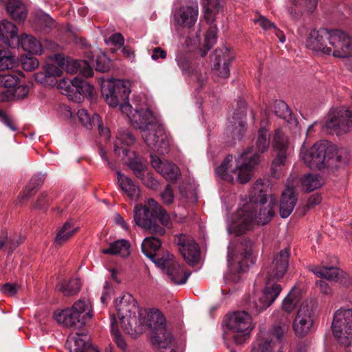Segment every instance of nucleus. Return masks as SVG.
Returning a JSON list of instances; mask_svg holds the SVG:
<instances>
[{
  "label": "nucleus",
  "instance_id": "864d4df0",
  "mask_svg": "<svg viewBox=\"0 0 352 352\" xmlns=\"http://www.w3.org/2000/svg\"><path fill=\"white\" fill-rule=\"evenodd\" d=\"M124 41L122 35L120 33H116L112 34L106 42L115 47L120 48L123 46Z\"/></svg>",
  "mask_w": 352,
  "mask_h": 352
},
{
  "label": "nucleus",
  "instance_id": "37998d69",
  "mask_svg": "<svg viewBox=\"0 0 352 352\" xmlns=\"http://www.w3.org/2000/svg\"><path fill=\"white\" fill-rule=\"evenodd\" d=\"M301 184L304 190L311 192L322 186L323 182L319 174L308 173L301 179Z\"/></svg>",
  "mask_w": 352,
  "mask_h": 352
},
{
  "label": "nucleus",
  "instance_id": "69168bd1",
  "mask_svg": "<svg viewBox=\"0 0 352 352\" xmlns=\"http://www.w3.org/2000/svg\"><path fill=\"white\" fill-rule=\"evenodd\" d=\"M166 57V52L160 47H155L153 50L151 58L157 60L159 58L164 59Z\"/></svg>",
  "mask_w": 352,
  "mask_h": 352
},
{
  "label": "nucleus",
  "instance_id": "603ef678",
  "mask_svg": "<svg viewBox=\"0 0 352 352\" xmlns=\"http://www.w3.org/2000/svg\"><path fill=\"white\" fill-rule=\"evenodd\" d=\"M22 67L25 71H32L38 67V60L32 56H25L21 59Z\"/></svg>",
  "mask_w": 352,
  "mask_h": 352
},
{
  "label": "nucleus",
  "instance_id": "680f3d73",
  "mask_svg": "<svg viewBox=\"0 0 352 352\" xmlns=\"http://www.w3.org/2000/svg\"><path fill=\"white\" fill-rule=\"evenodd\" d=\"M321 201L322 197L320 195H312L310 196L307 200L304 213L311 208L320 204Z\"/></svg>",
  "mask_w": 352,
  "mask_h": 352
},
{
  "label": "nucleus",
  "instance_id": "13d9d810",
  "mask_svg": "<svg viewBox=\"0 0 352 352\" xmlns=\"http://www.w3.org/2000/svg\"><path fill=\"white\" fill-rule=\"evenodd\" d=\"M28 93L29 86L27 85H22L15 89L14 97L16 99L22 100L28 96Z\"/></svg>",
  "mask_w": 352,
  "mask_h": 352
},
{
  "label": "nucleus",
  "instance_id": "6e6552de",
  "mask_svg": "<svg viewBox=\"0 0 352 352\" xmlns=\"http://www.w3.org/2000/svg\"><path fill=\"white\" fill-rule=\"evenodd\" d=\"M116 307L122 328L125 333L133 335L142 329V317L137 301L130 295L116 299Z\"/></svg>",
  "mask_w": 352,
  "mask_h": 352
},
{
  "label": "nucleus",
  "instance_id": "393cba45",
  "mask_svg": "<svg viewBox=\"0 0 352 352\" xmlns=\"http://www.w3.org/2000/svg\"><path fill=\"white\" fill-rule=\"evenodd\" d=\"M152 166L166 179L175 181L181 174L177 165L166 160H162L155 155H151Z\"/></svg>",
  "mask_w": 352,
  "mask_h": 352
},
{
  "label": "nucleus",
  "instance_id": "4be33fe9",
  "mask_svg": "<svg viewBox=\"0 0 352 352\" xmlns=\"http://www.w3.org/2000/svg\"><path fill=\"white\" fill-rule=\"evenodd\" d=\"M234 58L233 52L227 47L217 49L214 51L213 74L219 78H227L230 76V65Z\"/></svg>",
  "mask_w": 352,
  "mask_h": 352
},
{
  "label": "nucleus",
  "instance_id": "20e7f679",
  "mask_svg": "<svg viewBox=\"0 0 352 352\" xmlns=\"http://www.w3.org/2000/svg\"><path fill=\"white\" fill-rule=\"evenodd\" d=\"M305 45L316 52L337 58L352 56V38L340 29H313L306 38Z\"/></svg>",
  "mask_w": 352,
  "mask_h": 352
},
{
  "label": "nucleus",
  "instance_id": "f704fd0d",
  "mask_svg": "<svg viewBox=\"0 0 352 352\" xmlns=\"http://www.w3.org/2000/svg\"><path fill=\"white\" fill-rule=\"evenodd\" d=\"M309 270L316 276L329 280H337L340 274V270L335 267L310 265Z\"/></svg>",
  "mask_w": 352,
  "mask_h": 352
},
{
  "label": "nucleus",
  "instance_id": "f8f14e48",
  "mask_svg": "<svg viewBox=\"0 0 352 352\" xmlns=\"http://www.w3.org/2000/svg\"><path fill=\"white\" fill-rule=\"evenodd\" d=\"M227 327L234 333L232 338L234 342L243 344L250 337L253 329L252 317L245 311H235L228 316Z\"/></svg>",
  "mask_w": 352,
  "mask_h": 352
},
{
  "label": "nucleus",
  "instance_id": "cd10ccee",
  "mask_svg": "<svg viewBox=\"0 0 352 352\" xmlns=\"http://www.w3.org/2000/svg\"><path fill=\"white\" fill-rule=\"evenodd\" d=\"M297 196L293 187L289 186L282 192L280 201L279 212L282 218L288 217L296 204Z\"/></svg>",
  "mask_w": 352,
  "mask_h": 352
},
{
  "label": "nucleus",
  "instance_id": "e433bc0d",
  "mask_svg": "<svg viewBox=\"0 0 352 352\" xmlns=\"http://www.w3.org/2000/svg\"><path fill=\"white\" fill-rule=\"evenodd\" d=\"M19 43L24 51L34 54H41L43 47L41 43L32 35L23 34L19 38Z\"/></svg>",
  "mask_w": 352,
  "mask_h": 352
},
{
  "label": "nucleus",
  "instance_id": "5fc2aeb1",
  "mask_svg": "<svg viewBox=\"0 0 352 352\" xmlns=\"http://www.w3.org/2000/svg\"><path fill=\"white\" fill-rule=\"evenodd\" d=\"M140 179L149 188L156 189L158 186L157 179L151 174L145 173L144 174V178Z\"/></svg>",
  "mask_w": 352,
  "mask_h": 352
},
{
  "label": "nucleus",
  "instance_id": "c85d7f7f",
  "mask_svg": "<svg viewBox=\"0 0 352 352\" xmlns=\"http://www.w3.org/2000/svg\"><path fill=\"white\" fill-rule=\"evenodd\" d=\"M118 184L122 192L132 201H138L140 197V189L131 178L120 171L116 172Z\"/></svg>",
  "mask_w": 352,
  "mask_h": 352
},
{
  "label": "nucleus",
  "instance_id": "423d86ee",
  "mask_svg": "<svg viewBox=\"0 0 352 352\" xmlns=\"http://www.w3.org/2000/svg\"><path fill=\"white\" fill-rule=\"evenodd\" d=\"M161 245L162 242L157 237L149 236L144 239L142 243V250L146 257L162 270L173 283L178 285L184 284L190 276V272H184L180 265L175 261L173 255L168 252L161 257L155 258V252Z\"/></svg>",
  "mask_w": 352,
  "mask_h": 352
},
{
  "label": "nucleus",
  "instance_id": "9b49d317",
  "mask_svg": "<svg viewBox=\"0 0 352 352\" xmlns=\"http://www.w3.org/2000/svg\"><path fill=\"white\" fill-rule=\"evenodd\" d=\"M331 329L337 341L344 346L352 340V309L340 308L333 314Z\"/></svg>",
  "mask_w": 352,
  "mask_h": 352
},
{
  "label": "nucleus",
  "instance_id": "4d7b16f0",
  "mask_svg": "<svg viewBox=\"0 0 352 352\" xmlns=\"http://www.w3.org/2000/svg\"><path fill=\"white\" fill-rule=\"evenodd\" d=\"M161 197L163 201L167 204H171L174 200V195L170 185H167L164 190L161 193Z\"/></svg>",
  "mask_w": 352,
  "mask_h": 352
},
{
  "label": "nucleus",
  "instance_id": "f3484780",
  "mask_svg": "<svg viewBox=\"0 0 352 352\" xmlns=\"http://www.w3.org/2000/svg\"><path fill=\"white\" fill-rule=\"evenodd\" d=\"M253 242L250 239H245L239 245V250L241 252L237 254H232L231 247L228 248V265L231 267L234 263L238 264L237 270L244 272L256 262V257L252 252Z\"/></svg>",
  "mask_w": 352,
  "mask_h": 352
},
{
  "label": "nucleus",
  "instance_id": "b1692460",
  "mask_svg": "<svg viewBox=\"0 0 352 352\" xmlns=\"http://www.w3.org/2000/svg\"><path fill=\"white\" fill-rule=\"evenodd\" d=\"M177 243L179 250L186 262L193 263L198 261L200 256L199 248L192 238L182 235Z\"/></svg>",
  "mask_w": 352,
  "mask_h": 352
},
{
  "label": "nucleus",
  "instance_id": "7c9ffc66",
  "mask_svg": "<svg viewBox=\"0 0 352 352\" xmlns=\"http://www.w3.org/2000/svg\"><path fill=\"white\" fill-rule=\"evenodd\" d=\"M82 336L76 334L68 338L67 345L69 347L70 352H99L97 348L92 346Z\"/></svg>",
  "mask_w": 352,
  "mask_h": 352
},
{
  "label": "nucleus",
  "instance_id": "2eb2a0df",
  "mask_svg": "<svg viewBox=\"0 0 352 352\" xmlns=\"http://www.w3.org/2000/svg\"><path fill=\"white\" fill-rule=\"evenodd\" d=\"M57 87L62 94L76 102H80L83 96H91L94 91V87L91 84L78 77L72 80L63 78Z\"/></svg>",
  "mask_w": 352,
  "mask_h": 352
},
{
  "label": "nucleus",
  "instance_id": "338daca9",
  "mask_svg": "<svg viewBox=\"0 0 352 352\" xmlns=\"http://www.w3.org/2000/svg\"><path fill=\"white\" fill-rule=\"evenodd\" d=\"M305 3V11L308 13H312L316 8L318 0H304Z\"/></svg>",
  "mask_w": 352,
  "mask_h": 352
},
{
  "label": "nucleus",
  "instance_id": "a211bd4d",
  "mask_svg": "<svg viewBox=\"0 0 352 352\" xmlns=\"http://www.w3.org/2000/svg\"><path fill=\"white\" fill-rule=\"evenodd\" d=\"M322 127L330 132H348L352 127V111L344 108L331 109Z\"/></svg>",
  "mask_w": 352,
  "mask_h": 352
},
{
  "label": "nucleus",
  "instance_id": "e2e57ef3",
  "mask_svg": "<svg viewBox=\"0 0 352 352\" xmlns=\"http://www.w3.org/2000/svg\"><path fill=\"white\" fill-rule=\"evenodd\" d=\"M49 201L48 195L47 193L45 192H43L41 193V195L38 196L34 207L36 208L41 209L43 207H45Z\"/></svg>",
  "mask_w": 352,
  "mask_h": 352
},
{
  "label": "nucleus",
  "instance_id": "4468645a",
  "mask_svg": "<svg viewBox=\"0 0 352 352\" xmlns=\"http://www.w3.org/2000/svg\"><path fill=\"white\" fill-rule=\"evenodd\" d=\"M289 328L287 321L274 325L269 332L260 331L251 352H273L276 342H279ZM278 352H283L279 351Z\"/></svg>",
  "mask_w": 352,
  "mask_h": 352
},
{
  "label": "nucleus",
  "instance_id": "c756f323",
  "mask_svg": "<svg viewBox=\"0 0 352 352\" xmlns=\"http://www.w3.org/2000/svg\"><path fill=\"white\" fill-rule=\"evenodd\" d=\"M122 160L132 170L137 178H144L146 166L134 152L129 149L122 148Z\"/></svg>",
  "mask_w": 352,
  "mask_h": 352
},
{
  "label": "nucleus",
  "instance_id": "39448f33",
  "mask_svg": "<svg viewBox=\"0 0 352 352\" xmlns=\"http://www.w3.org/2000/svg\"><path fill=\"white\" fill-rule=\"evenodd\" d=\"M289 253L287 249L280 250L272 262L263 268L266 274V284L262 293L249 305L251 311L258 314L270 307L279 296L282 287L274 283V280L281 278L285 274L289 263Z\"/></svg>",
  "mask_w": 352,
  "mask_h": 352
},
{
  "label": "nucleus",
  "instance_id": "ddd939ff",
  "mask_svg": "<svg viewBox=\"0 0 352 352\" xmlns=\"http://www.w3.org/2000/svg\"><path fill=\"white\" fill-rule=\"evenodd\" d=\"M316 308V302L313 300H305L300 305L292 324L296 336L302 338L310 333L314 322Z\"/></svg>",
  "mask_w": 352,
  "mask_h": 352
},
{
  "label": "nucleus",
  "instance_id": "4c0bfd02",
  "mask_svg": "<svg viewBox=\"0 0 352 352\" xmlns=\"http://www.w3.org/2000/svg\"><path fill=\"white\" fill-rule=\"evenodd\" d=\"M148 205L154 212L155 217L159 220L163 226L170 228L171 219L167 212L153 199H148Z\"/></svg>",
  "mask_w": 352,
  "mask_h": 352
},
{
  "label": "nucleus",
  "instance_id": "6ab92c4d",
  "mask_svg": "<svg viewBox=\"0 0 352 352\" xmlns=\"http://www.w3.org/2000/svg\"><path fill=\"white\" fill-rule=\"evenodd\" d=\"M53 59L57 62L58 65L46 64L43 71L34 74L35 80L45 87H54L57 84V78L62 75V69L65 65V58L60 54H55Z\"/></svg>",
  "mask_w": 352,
  "mask_h": 352
},
{
  "label": "nucleus",
  "instance_id": "aec40b11",
  "mask_svg": "<svg viewBox=\"0 0 352 352\" xmlns=\"http://www.w3.org/2000/svg\"><path fill=\"white\" fill-rule=\"evenodd\" d=\"M198 14L197 1L186 0L184 4L175 12L173 18L176 25L191 28L197 22Z\"/></svg>",
  "mask_w": 352,
  "mask_h": 352
},
{
  "label": "nucleus",
  "instance_id": "f257e3e1",
  "mask_svg": "<svg viewBox=\"0 0 352 352\" xmlns=\"http://www.w3.org/2000/svg\"><path fill=\"white\" fill-rule=\"evenodd\" d=\"M101 93L109 107L120 106L121 112L126 115L131 124L141 130L142 137L151 149L160 155L168 152L170 138L164 126L150 109H133L129 102L131 90L125 82L116 79L104 82Z\"/></svg>",
  "mask_w": 352,
  "mask_h": 352
},
{
  "label": "nucleus",
  "instance_id": "7ed1b4c3",
  "mask_svg": "<svg viewBox=\"0 0 352 352\" xmlns=\"http://www.w3.org/2000/svg\"><path fill=\"white\" fill-rule=\"evenodd\" d=\"M270 144L269 131L264 126H261L255 140L256 153L250 156L252 148L249 147L236 160L234 166L232 155H228L216 168V174L227 182L248 183L252 178L253 169L260 162V154L267 151Z\"/></svg>",
  "mask_w": 352,
  "mask_h": 352
},
{
  "label": "nucleus",
  "instance_id": "6e6d98bb",
  "mask_svg": "<svg viewBox=\"0 0 352 352\" xmlns=\"http://www.w3.org/2000/svg\"><path fill=\"white\" fill-rule=\"evenodd\" d=\"M177 65L181 70L184 72H188L190 71V63L188 58L184 55L177 56L176 58Z\"/></svg>",
  "mask_w": 352,
  "mask_h": 352
},
{
  "label": "nucleus",
  "instance_id": "72a5a7b5",
  "mask_svg": "<svg viewBox=\"0 0 352 352\" xmlns=\"http://www.w3.org/2000/svg\"><path fill=\"white\" fill-rule=\"evenodd\" d=\"M66 72L70 74H80L85 77H90L94 74L92 68L87 60H72L67 61L65 67Z\"/></svg>",
  "mask_w": 352,
  "mask_h": 352
},
{
  "label": "nucleus",
  "instance_id": "bf43d9fd",
  "mask_svg": "<svg viewBox=\"0 0 352 352\" xmlns=\"http://www.w3.org/2000/svg\"><path fill=\"white\" fill-rule=\"evenodd\" d=\"M18 287L16 284L6 283L1 288V292L8 296H12L16 294Z\"/></svg>",
  "mask_w": 352,
  "mask_h": 352
},
{
  "label": "nucleus",
  "instance_id": "0eeeda50",
  "mask_svg": "<svg viewBox=\"0 0 352 352\" xmlns=\"http://www.w3.org/2000/svg\"><path fill=\"white\" fill-rule=\"evenodd\" d=\"M300 157L312 170H320L329 166L331 160L340 162V156L336 147L328 141H319L308 147L304 142L300 148Z\"/></svg>",
  "mask_w": 352,
  "mask_h": 352
},
{
  "label": "nucleus",
  "instance_id": "49530a36",
  "mask_svg": "<svg viewBox=\"0 0 352 352\" xmlns=\"http://www.w3.org/2000/svg\"><path fill=\"white\" fill-rule=\"evenodd\" d=\"M217 28L216 26L211 27L206 32L204 39V50H200L201 56L204 57L206 55L208 52L212 47L217 43Z\"/></svg>",
  "mask_w": 352,
  "mask_h": 352
},
{
  "label": "nucleus",
  "instance_id": "0e129e2a",
  "mask_svg": "<svg viewBox=\"0 0 352 352\" xmlns=\"http://www.w3.org/2000/svg\"><path fill=\"white\" fill-rule=\"evenodd\" d=\"M0 121L12 131H16V127L12 122V120L2 110H0Z\"/></svg>",
  "mask_w": 352,
  "mask_h": 352
},
{
  "label": "nucleus",
  "instance_id": "774afa93",
  "mask_svg": "<svg viewBox=\"0 0 352 352\" xmlns=\"http://www.w3.org/2000/svg\"><path fill=\"white\" fill-rule=\"evenodd\" d=\"M114 221L116 224L120 225L124 230H128V224L125 222L124 218L118 213L114 216Z\"/></svg>",
  "mask_w": 352,
  "mask_h": 352
},
{
  "label": "nucleus",
  "instance_id": "a19ab883",
  "mask_svg": "<svg viewBox=\"0 0 352 352\" xmlns=\"http://www.w3.org/2000/svg\"><path fill=\"white\" fill-rule=\"evenodd\" d=\"M78 229V227L75 226L73 220L66 221L58 231L55 238V242L58 244H62L72 236Z\"/></svg>",
  "mask_w": 352,
  "mask_h": 352
},
{
  "label": "nucleus",
  "instance_id": "2f4dec72",
  "mask_svg": "<svg viewBox=\"0 0 352 352\" xmlns=\"http://www.w3.org/2000/svg\"><path fill=\"white\" fill-rule=\"evenodd\" d=\"M135 139L133 135L126 129L120 130L114 142V151L119 155L122 156V148L129 149L128 147L135 143Z\"/></svg>",
  "mask_w": 352,
  "mask_h": 352
},
{
  "label": "nucleus",
  "instance_id": "3c124183",
  "mask_svg": "<svg viewBox=\"0 0 352 352\" xmlns=\"http://www.w3.org/2000/svg\"><path fill=\"white\" fill-rule=\"evenodd\" d=\"M19 82V78L14 74L0 75V87L10 88Z\"/></svg>",
  "mask_w": 352,
  "mask_h": 352
},
{
  "label": "nucleus",
  "instance_id": "052dcab7",
  "mask_svg": "<svg viewBox=\"0 0 352 352\" xmlns=\"http://www.w3.org/2000/svg\"><path fill=\"white\" fill-rule=\"evenodd\" d=\"M255 23H258L263 30H267L270 29L276 30V25L264 16H260L258 19L254 20Z\"/></svg>",
  "mask_w": 352,
  "mask_h": 352
},
{
  "label": "nucleus",
  "instance_id": "8fccbe9b",
  "mask_svg": "<svg viewBox=\"0 0 352 352\" xmlns=\"http://www.w3.org/2000/svg\"><path fill=\"white\" fill-rule=\"evenodd\" d=\"M16 59L11 52L0 50V71L12 69L15 66Z\"/></svg>",
  "mask_w": 352,
  "mask_h": 352
},
{
  "label": "nucleus",
  "instance_id": "9d476101",
  "mask_svg": "<svg viewBox=\"0 0 352 352\" xmlns=\"http://www.w3.org/2000/svg\"><path fill=\"white\" fill-rule=\"evenodd\" d=\"M272 148L276 155L272 162V175L274 177H278L287 164L288 157L292 153L294 146L282 130L277 129L272 140Z\"/></svg>",
  "mask_w": 352,
  "mask_h": 352
},
{
  "label": "nucleus",
  "instance_id": "a878e982",
  "mask_svg": "<svg viewBox=\"0 0 352 352\" xmlns=\"http://www.w3.org/2000/svg\"><path fill=\"white\" fill-rule=\"evenodd\" d=\"M19 43L17 27L8 20L0 22V45L14 47Z\"/></svg>",
  "mask_w": 352,
  "mask_h": 352
},
{
  "label": "nucleus",
  "instance_id": "473e14b6",
  "mask_svg": "<svg viewBox=\"0 0 352 352\" xmlns=\"http://www.w3.org/2000/svg\"><path fill=\"white\" fill-rule=\"evenodd\" d=\"M131 244L126 239H118L109 244L108 248L102 250V252L105 254L119 255L125 258L129 256L131 253Z\"/></svg>",
  "mask_w": 352,
  "mask_h": 352
},
{
  "label": "nucleus",
  "instance_id": "5701e85b",
  "mask_svg": "<svg viewBox=\"0 0 352 352\" xmlns=\"http://www.w3.org/2000/svg\"><path fill=\"white\" fill-rule=\"evenodd\" d=\"M245 118V107L243 106L236 110L232 117L229 118L227 133L235 140H241L245 134L247 130Z\"/></svg>",
  "mask_w": 352,
  "mask_h": 352
},
{
  "label": "nucleus",
  "instance_id": "79ce46f5",
  "mask_svg": "<svg viewBox=\"0 0 352 352\" xmlns=\"http://www.w3.org/2000/svg\"><path fill=\"white\" fill-rule=\"evenodd\" d=\"M45 180V175L38 173L32 177L29 184L26 186L20 197L23 199H29L37 190V188L42 185Z\"/></svg>",
  "mask_w": 352,
  "mask_h": 352
},
{
  "label": "nucleus",
  "instance_id": "c03bdc74",
  "mask_svg": "<svg viewBox=\"0 0 352 352\" xmlns=\"http://www.w3.org/2000/svg\"><path fill=\"white\" fill-rule=\"evenodd\" d=\"M300 300V294L298 289H292L282 302V309L289 314L293 311Z\"/></svg>",
  "mask_w": 352,
  "mask_h": 352
},
{
  "label": "nucleus",
  "instance_id": "de8ad7c7",
  "mask_svg": "<svg viewBox=\"0 0 352 352\" xmlns=\"http://www.w3.org/2000/svg\"><path fill=\"white\" fill-rule=\"evenodd\" d=\"M81 287L80 279L71 278L68 282L60 285V290L65 296H72L77 294Z\"/></svg>",
  "mask_w": 352,
  "mask_h": 352
},
{
  "label": "nucleus",
  "instance_id": "1a4fd4ad",
  "mask_svg": "<svg viewBox=\"0 0 352 352\" xmlns=\"http://www.w3.org/2000/svg\"><path fill=\"white\" fill-rule=\"evenodd\" d=\"M92 318V306L88 299H80L72 308L54 313L58 323L66 327L80 328Z\"/></svg>",
  "mask_w": 352,
  "mask_h": 352
},
{
  "label": "nucleus",
  "instance_id": "dca6fc26",
  "mask_svg": "<svg viewBox=\"0 0 352 352\" xmlns=\"http://www.w3.org/2000/svg\"><path fill=\"white\" fill-rule=\"evenodd\" d=\"M133 212V219L136 226L153 234L162 236L165 234V229L157 223L154 212L148 205V201L144 206L135 205Z\"/></svg>",
  "mask_w": 352,
  "mask_h": 352
},
{
  "label": "nucleus",
  "instance_id": "ea45409f",
  "mask_svg": "<svg viewBox=\"0 0 352 352\" xmlns=\"http://www.w3.org/2000/svg\"><path fill=\"white\" fill-rule=\"evenodd\" d=\"M201 5L204 11V17L208 23H212L215 15L220 9L219 0H201Z\"/></svg>",
  "mask_w": 352,
  "mask_h": 352
},
{
  "label": "nucleus",
  "instance_id": "58836bf2",
  "mask_svg": "<svg viewBox=\"0 0 352 352\" xmlns=\"http://www.w3.org/2000/svg\"><path fill=\"white\" fill-rule=\"evenodd\" d=\"M94 55L87 60L90 67H95L97 71L101 72H107L111 67L110 60L102 52H94Z\"/></svg>",
  "mask_w": 352,
  "mask_h": 352
},
{
  "label": "nucleus",
  "instance_id": "f03ea898",
  "mask_svg": "<svg viewBox=\"0 0 352 352\" xmlns=\"http://www.w3.org/2000/svg\"><path fill=\"white\" fill-rule=\"evenodd\" d=\"M276 206V198L265 193L263 180L258 179L249 197L241 199L238 210L231 219L227 221L228 232L241 235L252 230L256 224H267L274 216Z\"/></svg>",
  "mask_w": 352,
  "mask_h": 352
},
{
  "label": "nucleus",
  "instance_id": "09e8293b",
  "mask_svg": "<svg viewBox=\"0 0 352 352\" xmlns=\"http://www.w3.org/2000/svg\"><path fill=\"white\" fill-rule=\"evenodd\" d=\"M274 112L276 116L289 122L292 119V111L288 105L283 100H276L273 104Z\"/></svg>",
  "mask_w": 352,
  "mask_h": 352
},
{
  "label": "nucleus",
  "instance_id": "bb28decb",
  "mask_svg": "<svg viewBox=\"0 0 352 352\" xmlns=\"http://www.w3.org/2000/svg\"><path fill=\"white\" fill-rule=\"evenodd\" d=\"M79 121L87 129H91L96 126L98 132L101 135H104L106 140H109V130L108 128L103 126L99 115L94 113L92 117L89 116L85 109H79L77 113Z\"/></svg>",
  "mask_w": 352,
  "mask_h": 352
},
{
  "label": "nucleus",
  "instance_id": "412c9836",
  "mask_svg": "<svg viewBox=\"0 0 352 352\" xmlns=\"http://www.w3.org/2000/svg\"><path fill=\"white\" fill-rule=\"evenodd\" d=\"M156 316L157 324L151 339L153 344L158 348L159 352H175L172 348L173 336L166 329L164 318L160 314Z\"/></svg>",
  "mask_w": 352,
  "mask_h": 352
},
{
  "label": "nucleus",
  "instance_id": "c9c22d12",
  "mask_svg": "<svg viewBox=\"0 0 352 352\" xmlns=\"http://www.w3.org/2000/svg\"><path fill=\"white\" fill-rule=\"evenodd\" d=\"M6 10L10 16L16 21H23L27 16L25 6L19 0H9Z\"/></svg>",
  "mask_w": 352,
  "mask_h": 352
},
{
  "label": "nucleus",
  "instance_id": "a18cd8bd",
  "mask_svg": "<svg viewBox=\"0 0 352 352\" xmlns=\"http://www.w3.org/2000/svg\"><path fill=\"white\" fill-rule=\"evenodd\" d=\"M110 321L111 333L113 337V341L116 343L118 348H120L122 351H125L127 349V344L124 338L120 335L115 316H111Z\"/></svg>",
  "mask_w": 352,
  "mask_h": 352
}]
</instances>
